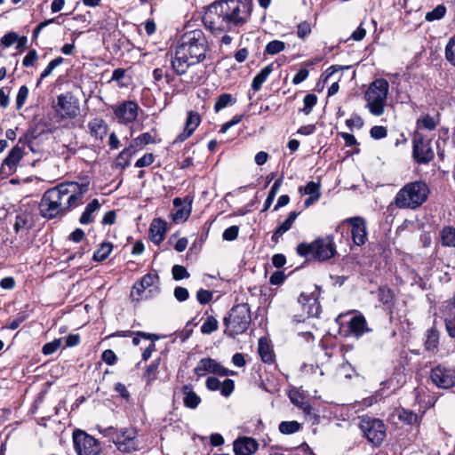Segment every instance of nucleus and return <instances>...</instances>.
<instances>
[{"label":"nucleus","instance_id":"5fc2aeb1","mask_svg":"<svg viewBox=\"0 0 455 455\" xmlns=\"http://www.w3.org/2000/svg\"><path fill=\"white\" fill-rule=\"evenodd\" d=\"M312 31L311 23L307 21H302L298 25L297 36L301 39H305L310 35Z\"/></svg>","mask_w":455,"mask_h":455},{"label":"nucleus","instance_id":"f704fd0d","mask_svg":"<svg viewBox=\"0 0 455 455\" xmlns=\"http://www.w3.org/2000/svg\"><path fill=\"white\" fill-rule=\"evenodd\" d=\"M440 241L443 246L455 247V228L446 226L440 231Z\"/></svg>","mask_w":455,"mask_h":455},{"label":"nucleus","instance_id":"0eeeda50","mask_svg":"<svg viewBox=\"0 0 455 455\" xmlns=\"http://www.w3.org/2000/svg\"><path fill=\"white\" fill-rule=\"evenodd\" d=\"M296 251L301 257L311 256L320 261L331 259L336 254L333 237L330 235L319 237L310 243H300L298 244Z\"/></svg>","mask_w":455,"mask_h":455},{"label":"nucleus","instance_id":"7ed1b4c3","mask_svg":"<svg viewBox=\"0 0 455 455\" xmlns=\"http://www.w3.org/2000/svg\"><path fill=\"white\" fill-rule=\"evenodd\" d=\"M428 193L425 182H410L398 191L392 204L400 209H416L427 201Z\"/></svg>","mask_w":455,"mask_h":455},{"label":"nucleus","instance_id":"49530a36","mask_svg":"<svg viewBox=\"0 0 455 455\" xmlns=\"http://www.w3.org/2000/svg\"><path fill=\"white\" fill-rule=\"evenodd\" d=\"M378 299L383 304H390L394 299L393 291L387 286H380L378 289Z\"/></svg>","mask_w":455,"mask_h":455},{"label":"nucleus","instance_id":"774afa93","mask_svg":"<svg viewBox=\"0 0 455 455\" xmlns=\"http://www.w3.org/2000/svg\"><path fill=\"white\" fill-rule=\"evenodd\" d=\"M173 294L175 299L180 302L187 300L189 297L188 289L181 286L176 287Z\"/></svg>","mask_w":455,"mask_h":455},{"label":"nucleus","instance_id":"5701e85b","mask_svg":"<svg viewBox=\"0 0 455 455\" xmlns=\"http://www.w3.org/2000/svg\"><path fill=\"white\" fill-rule=\"evenodd\" d=\"M424 413L425 411H421L420 413H416L411 410L403 407L395 409V415L397 416L399 420L410 426H419L424 416Z\"/></svg>","mask_w":455,"mask_h":455},{"label":"nucleus","instance_id":"39448f33","mask_svg":"<svg viewBox=\"0 0 455 455\" xmlns=\"http://www.w3.org/2000/svg\"><path fill=\"white\" fill-rule=\"evenodd\" d=\"M251 323V310L247 303L234 306L224 317V333L231 338L245 332Z\"/></svg>","mask_w":455,"mask_h":455},{"label":"nucleus","instance_id":"c9c22d12","mask_svg":"<svg viewBox=\"0 0 455 455\" xmlns=\"http://www.w3.org/2000/svg\"><path fill=\"white\" fill-rule=\"evenodd\" d=\"M136 152L134 149L129 145V147L125 148L117 156L116 160V168H126L130 164L131 157Z\"/></svg>","mask_w":455,"mask_h":455},{"label":"nucleus","instance_id":"79ce46f5","mask_svg":"<svg viewBox=\"0 0 455 455\" xmlns=\"http://www.w3.org/2000/svg\"><path fill=\"white\" fill-rule=\"evenodd\" d=\"M200 122L201 118L199 114L195 111H190L188 112V118L185 124V129L193 134V132L200 124Z\"/></svg>","mask_w":455,"mask_h":455},{"label":"nucleus","instance_id":"c03bdc74","mask_svg":"<svg viewBox=\"0 0 455 455\" xmlns=\"http://www.w3.org/2000/svg\"><path fill=\"white\" fill-rule=\"evenodd\" d=\"M219 323L217 319L212 315H209L201 326V332L204 334H211L217 331Z\"/></svg>","mask_w":455,"mask_h":455},{"label":"nucleus","instance_id":"473e14b6","mask_svg":"<svg viewBox=\"0 0 455 455\" xmlns=\"http://www.w3.org/2000/svg\"><path fill=\"white\" fill-rule=\"evenodd\" d=\"M161 358H156L151 362L147 367L146 371L142 375V379L145 381L147 386H149L157 379L158 368L160 365Z\"/></svg>","mask_w":455,"mask_h":455},{"label":"nucleus","instance_id":"a211bd4d","mask_svg":"<svg viewBox=\"0 0 455 455\" xmlns=\"http://www.w3.org/2000/svg\"><path fill=\"white\" fill-rule=\"evenodd\" d=\"M173 206L176 211L172 214V220L176 223L184 222L191 213L192 200L188 196H186L184 199L175 197L173 199Z\"/></svg>","mask_w":455,"mask_h":455},{"label":"nucleus","instance_id":"4468645a","mask_svg":"<svg viewBox=\"0 0 455 455\" xmlns=\"http://www.w3.org/2000/svg\"><path fill=\"white\" fill-rule=\"evenodd\" d=\"M139 106L136 102L128 100L124 101L115 108L114 114L118 122L122 124H127L136 120L138 116Z\"/></svg>","mask_w":455,"mask_h":455},{"label":"nucleus","instance_id":"4be33fe9","mask_svg":"<svg viewBox=\"0 0 455 455\" xmlns=\"http://www.w3.org/2000/svg\"><path fill=\"white\" fill-rule=\"evenodd\" d=\"M347 326L350 333L355 337L360 338L364 333L371 331V329L367 326V322L363 315H356L351 317L347 323Z\"/></svg>","mask_w":455,"mask_h":455},{"label":"nucleus","instance_id":"f03ea898","mask_svg":"<svg viewBox=\"0 0 455 455\" xmlns=\"http://www.w3.org/2000/svg\"><path fill=\"white\" fill-rule=\"evenodd\" d=\"M89 183H61L44 192L39 204L40 215L48 220L63 216L71 209L83 204Z\"/></svg>","mask_w":455,"mask_h":455},{"label":"nucleus","instance_id":"a19ab883","mask_svg":"<svg viewBox=\"0 0 455 455\" xmlns=\"http://www.w3.org/2000/svg\"><path fill=\"white\" fill-rule=\"evenodd\" d=\"M113 245L111 243H102L100 248L93 253V260L103 261L112 251Z\"/></svg>","mask_w":455,"mask_h":455},{"label":"nucleus","instance_id":"69168bd1","mask_svg":"<svg viewBox=\"0 0 455 455\" xmlns=\"http://www.w3.org/2000/svg\"><path fill=\"white\" fill-rule=\"evenodd\" d=\"M38 58L37 52L36 50H30L27 55L24 57L22 60V64L24 67H32L36 63Z\"/></svg>","mask_w":455,"mask_h":455},{"label":"nucleus","instance_id":"9b49d317","mask_svg":"<svg viewBox=\"0 0 455 455\" xmlns=\"http://www.w3.org/2000/svg\"><path fill=\"white\" fill-rule=\"evenodd\" d=\"M413 157L419 164H427L434 159L435 153L431 148V140L426 139L421 132H415L412 139Z\"/></svg>","mask_w":455,"mask_h":455},{"label":"nucleus","instance_id":"338daca9","mask_svg":"<svg viewBox=\"0 0 455 455\" xmlns=\"http://www.w3.org/2000/svg\"><path fill=\"white\" fill-rule=\"evenodd\" d=\"M27 317L28 315L25 313H19L16 317L10 322L6 328L10 330H16L27 319Z\"/></svg>","mask_w":455,"mask_h":455},{"label":"nucleus","instance_id":"dca6fc26","mask_svg":"<svg viewBox=\"0 0 455 455\" xmlns=\"http://www.w3.org/2000/svg\"><path fill=\"white\" fill-rule=\"evenodd\" d=\"M197 64L193 61L189 55L186 54L178 46L175 49L174 55L172 58V68L176 75L182 76L187 73L188 69Z\"/></svg>","mask_w":455,"mask_h":455},{"label":"nucleus","instance_id":"72a5a7b5","mask_svg":"<svg viewBox=\"0 0 455 455\" xmlns=\"http://www.w3.org/2000/svg\"><path fill=\"white\" fill-rule=\"evenodd\" d=\"M258 351L264 363H272L274 362V353L267 339L260 338L259 339Z\"/></svg>","mask_w":455,"mask_h":455},{"label":"nucleus","instance_id":"f3484780","mask_svg":"<svg viewBox=\"0 0 455 455\" xmlns=\"http://www.w3.org/2000/svg\"><path fill=\"white\" fill-rule=\"evenodd\" d=\"M57 106L63 116L74 118L79 111V105L71 93L60 94L57 98Z\"/></svg>","mask_w":455,"mask_h":455},{"label":"nucleus","instance_id":"c85d7f7f","mask_svg":"<svg viewBox=\"0 0 455 455\" xmlns=\"http://www.w3.org/2000/svg\"><path fill=\"white\" fill-rule=\"evenodd\" d=\"M88 127L90 133L97 140H102L108 132V125L104 120L100 118H94L89 122Z\"/></svg>","mask_w":455,"mask_h":455},{"label":"nucleus","instance_id":"7c9ffc66","mask_svg":"<svg viewBox=\"0 0 455 455\" xmlns=\"http://www.w3.org/2000/svg\"><path fill=\"white\" fill-rule=\"evenodd\" d=\"M100 207V204L98 199H93L89 203L82 215L80 216L79 221L83 225L90 224L93 221V213L96 212Z\"/></svg>","mask_w":455,"mask_h":455},{"label":"nucleus","instance_id":"cd10ccee","mask_svg":"<svg viewBox=\"0 0 455 455\" xmlns=\"http://www.w3.org/2000/svg\"><path fill=\"white\" fill-rule=\"evenodd\" d=\"M439 124V119L435 116H431L428 114L420 116L416 121V132H421L422 131H434Z\"/></svg>","mask_w":455,"mask_h":455},{"label":"nucleus","instance_id":"2eb2a0df","mask_svg":"<svg viewBox=\"0 0 455 455\" xmlns=\"http://www.w3.org/2000/svg\"><path fill=\"white\" fill-rule=\"evenodd\" d=\"M344 222L348 223L352 227L351 235L353 243L357 246L363 245L368 239L365 220L362 217H351L346 219Z\"/></svg>","mask_w":455,"mask_h":455},{"label":"nucleus","instance_id":"9d476101","mask_svg":"<svg viewBox=\"0 0 455 455\" xmlns=\"http://www.w3.org/2000/svg\"><path fill=\"white\" fill-rule=\"evenodd\" d=\"M73 442L77 455H98L100 451L99 441L84 431L76 430Z\"/></svg>","mask_w":455,"mask_h":455},{"label":"nucleus","instance_id":"e433bc0d","mask_svg":"<svg viewBox=\"0 0 455 455\" xmlns=\"http://www.w3.org/2000/svg\"><path fill=\"white\" fill-rule=\"evenodd\" d=\"M425 340V347L428 351H432L437 347L439 343V332L436 328L432 327L427 331Z\"/></svg>","mask_w":455,"mask_h":455},{"label":"nucleus","instance_id":"0e129e2a","mask_svg":"<svg viewBox=\"0 0 455 455\" xmlns=\"http://www.w3.org/2000/svg\"><path fill=\"white\" fill-rule=\"evenodd\" d=\"M101 359L108 365H113L116 363L117 356L113 350L106 349L101 355Z\"/></svg>","mask_w":455,"mask_h":455},{"label":"nucleus","instance_id":"f257e3e1","mask_svg":"<svg viewBox=\"0 0 455 455\" xmlns=\"http://www.w3.org/2000/svg\"><path fill=\"white\" fill-rule=\"evenodd\" d=\"M251 11V0H220L207 8L203 21L213 34L238 33L250 20Z\"/></svg>","mask_w":455,"mask_h":455},{"label":"nucleus","instance_id":"6e6d98bb","mask_svg":"<svg viewBox=\"0 0 455 455\" xmlns=\"http://www.w3.org/2000/svg\"><path fill=\"white\" fill-rule=\"evenodd\" d=\"M235 389V382L233 379H226L223 382H221V387L220 388V394L225 396L228 397Z\"/></svg>","mask_w":455,"mask_h":455},{"label":"nucleus","instance_id":"e2e57ef3","mask_svg":"<svg viewBox=\"0 0 455 455\" xmlns=\"http://www.w3.org/2000/svg\"><path fill=\"white\" fill-rule=\"evenodd\" d=\"M346 124L351 130L354 128L361 129L363 126V120L360 116L354 115L346 121Z\"/></svg>","mask_w":455,"mask_h":455},{"label":"nucleus","instance_id":"8fccbe9b","mask_svg":"<svg viewBox=\"0 0 455 455\" xmlns=\"http://www.w3.org/2000/svg\"><path fill=\"white\" fill-rule=\"evenodd\" d=\"M445 12L446 9L443 5H437L426 14V20L428 21L438 20L445 15Z\"/></svg>","mask_w":455,"mask_h":455},{"label":"nucleus","instance_id":"ddd939ff","mask_svg":"<svg viewBox=\"0 0 455 455\" xmlns=\"http://www.w3.org/2000/svg\"><path fill=\"white\" fill-rule=\"evenodd\" d=\"M194 372L199 378L205 376L207 373H212L221 377L228 375V369L210 357L201 359L194 369Z\"/></svg>","mask_w":455,"mask_h":455},{"label":"nucleus","instance_id":"c756f323","mask_svg":"<svg viewBox=\"0 0 455 455\" xmlns=\"http://www.w3.org/2000/svg\"><path fill=\"white\" fill-rule=\"evenodd\" d=\"M298 215V212H291L288 218L283 222H282L275 230L272 235V241L277 243L279 237L282 236L285 232H287L291 228Z\"/></svg>","mask_w":455,"mask_h":455},{"label":"nucleus","instance_id":"37998d69","mask_svg":"<svg viewBox=\"0 0 455 455\" xmlns=\"http://www.w3.org/2000/svg\"><path fill=\"white\" fill-rule=\"evenodd\" d=\"M445 60L453 67H455V35L447 42L444 50Z\"/></svg>","mask_w":455,"mask_h":455},{"label":"nucleus","instance_id":"09e8293b","mask_svg":"<svg viewBox=\"0 0 455 455\" xmlns=\"http://www.w3.org/2000/svg\"><path fill=\"white\" fill-rule=\"evenodd\" d=\"M63 60H64L62 57H57L54 60H51L48 66L41 73L40 80L38 83H40L43 79L49 76L56 67L63 63Z\"/></svg>","mask_w":455,"mask_h":455},{"label":"nucleus","instance_id":"b1692460","mask_svg":"<svg viewBox=\"0 0 455 455\" xmlns=\"http://www.w3.org/2000/svg\"><path fill=\"white\" fill-rule=\"evenodd\" d=\"M166 222L161 219H154L150 224L149 235L154 243L159 244L165 237Z\"/></svg>","mask_w":455,"mask_h":455},{"label":"nucleus","instance_id":"423d86ee","mask_svg":"<svg viewBox=\"0 0 455 455\" xmlns=\"http://www.w3.org/2000/svg\"><path fill=\"white\" fill-rule=\"evenodd\" d=\"M178 47L189 55L192 60L196 63L204 60L209 48L206 36L201 29L186 32L182 36Z\"/></svg>","mask_w":455,"mask_h":455},{"label":"nucleus","instance_id":"58836bf2","mask_svg":"<svg viewBox=\"0 0 455 455\" xmlns=\"http://www.w3.org/2000/svg\"><path fill=\"white\" fill-rule=\"evenodd\" d=\"M301 428V424L296 420L282 421L278 426V430L283 435H291L297 433Z\"/></svg>","mask_w":455,"mask_h":455},{"label":"nucleus","instance_id":"a878e982","mask_svg":"<svg viewBox=\"0 0 455 455\" xmlns=\"http://www.w3.org/2000/svg\"><path fill=\"white\" fill-rule=\"evenodd\" d=\"M156 130L152 129L149 132H144L138 137L134 138L131 143L130 146L134 149L135 152L138 150L142 149L145 146L148 144H155L156 143Z\"/></svg>","mask_w":455,"mask_h":455},{"label":"nucleus","instance_id":"6ab92c4d","mask_svg":"<svg viewBox=\"0 0 455 455\" xmlns=\"http://www.w3.org/2000/svg\"><path fill=\"white\" fill-rule=\"evenodd\" d=\"M259 449L258 442L249 436H242L233 443V450L235 455H251Z\"/></svg>","mask_w":455,"mask_h":455},{"label":"nucleus","instance_id":"f8f14e48","mask_svg":"<svg viewBox=\"0 0 455 455\" xmlns=\"http://www.w3.org/2000/svg\"><path fill=\"white\" fill-rule=\"evenodd\" d=\"M430 378L440 388H450L455 385V370L438 365L431 370Z\"/></svg>","mask_w":455,"mask_h":455},{"label":"nucleus","instance_id":"bf43d9fd","mask_svg":"<svg viewBox=\"0 0 455 455\" xmlns=\"http://www.w3.org/2000/svg\"><path fill=\"white\" fill-rule=\"evenodd\" d=\"M18 39L19 36L15 32H9L1 38L0 43L2 46L7 48L16 43Z\"/></svg>","mask_w":455,"mask_h":455},{"label":"nucleus","instance_id":"aec40b11","mask_svg":"<svg viewBox=\"0 0 455 455\" xmlns=\"http://www.w3.org/2000/svg\"><path fill=\"white\" fill-rule=\"evenodd\" d=\"M159 282V276L157 273H148L141 277V279L138 282H136L132 287V296L134 297L135 294L137 297L135 298L136 300H139L141 299L142 294L144 291L155 285Z\"/></svg>","mask_w":455,"mask_h":455},{"label":"nucleus","instance_id":"4d7b16f0","mask_svg":"<svg viewBox=\"0 0 455 455\" xmlns=\"http://www.w3.org/2000/svg\"><path fill=\"white\" fill-rule=\"evenodd\" d=\"M173 279L181 280L189 277V273L181 265H174L172 269Z\"/></svg>","mask_w":455,"mask_h":455},{"label":"nucleus","instance_id":"bb28decb","mask_svg":"<svg viewBox=\"0 0 455 455\" xmlns=\"http://www.w3.org/2000/svg\"><path fill=\"white\" fill-rule=\"evenodd\" d=\"M32 226L33 219L30 212L24 211L16 215L13 228L17 235L24 231H28Z\"/></svg>","mask_w":455,"mask_h":455},{"label":"nucleus","instance_id":"052dcab7","mask_svg":"<svg viewBox=\"0 0 455 455\" xmlns=\"http://www.w3.org/2000/svg\"><path fill=\"white\" fill-rule=\"evenodd\" d=\"M196 299L202 305L208 304L212 299V292L208 290L200 289L196 292Z\"/></svg>","mask_w":455,"mask_h":455},{"label":"nucleus","instance_id":"393cba45","mask_svg":"<svg viewBox=\"0 0 455 455\" xmlns=\"http://www.w3.org/2000/svg\"><path fill=\"white\" fill-rule=\"evenodd\" d=\"M181 392L183 394L184 406L192 410L196 409L201 403V398L193 390V386L190 384L184 385L181 387Z\"/></svg>","mask_w":455,"mask_h":455},{"label":"nucleus","instance_id":"864d4df0","mask_svg":"<svg viewBox=\"0 0 455 455\" xmlns=\"http://www.w3.org/2000/svg\"><path fill=\"white\" fill-rule=\"evenodd\" d=\"M299 407L302 409L305 415L307 416L310 420H313V424L319 422V416L315 412V410L311 405H309L307 403L301 402Z\"/></svg>","mask_w":455,"mask_h":455},{"label":"nucleus","instance_id":"603ef678","mask_svg":"<svg viewBox=\"0 0 455 455\" xmlns=\"http://www.w3.org/2000/svg\"><path fill=\"white\" fill-rule=\"evenodd\" d=\"M61 340L60 339H56L52 340V342H48L44 345L42 348V352L44 355H49L55 353L60 347Z\"/></svg>","mask_w":455,"mask_h":455},{"label":"nucleus","instance_id":"3c124183","mask_svg":"<svg viewBox=\"0 0 455 455\" xmlns=\"http://www.w3.org/2000/svg\"><path fill=\"white\" fill-rule=\"evenodd\" d=\"M28 88L26 85H22L20 87L17 96H16V107L18 109H20L28 96Z\"/></svg>","mask_w":455,"mask_h":455},{"label":"nucleus","instance_id":"20e7f679","mask_svg":"<svg viewBox=\"0 0 455 455\" xmlns=\"http://www.w3.org/2000/svg\"><path fill=\"white\" fill-rule=\"evenodd\" d=\"M388 91V82L384 78L375 79L369 85L364 93L365 107L372 116H380L384 114Z\"/></svg>","mask_w":455,"mask_h":455},{"label":"nucleus","instance_id":"680f3d73","mask_svg":"<svg viewBox=\"0 0 455 455\" xmlns=\"http://www.w3.org/2000/svg\"><path fill=\"white\" fill-rule=\"evenodd\" d=\"M370 134H371V138H373L375 140H380V139L387 137V131L386 127H384V126L375 125V126L371 127V129L370 131Z\"/></svg>","mask_w":455,"mask_h":455},{"label":"nucleus","instance_id":"6e6552de","mask_svg":"<svg viewBox=\"0 0 455 455\" xmlns=\"http://www.w3.org/2000/svg\"><path fill=\"white\" fill-rule=\"evenodd\" d=\"M359 427L363 436L374 447H379L386 437V427L379 419L363 417Z\"/></svg>","mask_w":455,"mask_h":455},{"label":"nucleus","instance_id":"ea45409f","mask_svg":"<svg viewBox=\"0 0 455 455\" xmlns=\"http://www.w3.org/2000/svg\"><path fill=\"white\" fill-rule=\"evenodd\" d=\"M283 180V177L281 176L280 178L276 179L275 181L274 182V184L272 185V187L268 192L267 197L265 200L264 208L262 210L263 212L267 211L272 204V203L276 196V193L278 192L279 188L282 185Z\"/></svg>","mask_w":455,"mask_h":455},{"label":"nucleus","instance_id":"13d9d810","mask_svg":"<svg viewBox=\"0 0 455 455\" xmlns=\"http://www.w3.org/2000/svg\"><path fill=\"white\" fill-rule=\"evenodd\" d=\"M239 234V227L236 225L231 226L224 230L222 238L226 241H234L237 238Z\"/></svg>","mask_w":455,"mask_h":455},{"label":"nucleus","instance_id":"de8ad7c7","mask_svg":"<svg viewBox=\"0 0 455 455\" xmlns=\"http://www.w3.org/2000/svg\"><path fill=\"white\" fill-rule=\"evenodd\" d=\"M317 102V97L314 93H308L307 94L303 99L304 108L301 109V111L305 115H309L312 112L313 108Z\"/></svg>","mask_w":455,"mask_h":455},{"label":"nucleus","instance_id":"a18cd8bd","mask_svg":"<svg viewBox=\"0 0 455 455\" xmlns=\"http://www.w3.org/2000/svg\"><path fill=\"white\" fill-rule=\"evenodd\" d=\"M285 49V43L280 40H273L270 41L265 48V52L267 54L275 55Z\"/></svg>","mask_w":455,"mask_h":455},{"label":"nucleus","instance_id":"1a4fd4ad","mask_svg":"<svg viewBox=\"0 0 455 455\" xmlns=\"http://www.w3.org/2000/svg\"><path fill=\"white\" fill-rule=\"evenodd\" d=\"M138 433L134 428L124 427L116 430L113 435V443L116 449L126 454H132L140 450V443L137 439Z\"/></svg>","mask_w":455,"mask_h":455},{"label":"nucleus","instance_id":"412c9836","mask_svg":"<svg viewBox=\"0 0 455 455\" xmlns=\"http://www.w3.org/2000/svg\"><path fill=\"white\" fill-rule=\"evenodd\" d=\"M28 141L27 136L20 137L18 144L12 148L6 158L4 160V164H6L10 169L13 168L18 162L21 159L25 145Z\"/></svg>","mask_w":455,"mask_h":455},{"label":"nucleus","instance_id":"2f4dec72","mask_svg":"<svg viewBox=\"0 0 455 455\" xmlns=\"http://www.w3.org/2000/svg\"><path fill=\"white\" fill-rule=\"evenodd\" d=\"M274 71V64L271 63L263 68L259 74H257L251 83V88L255 92L261 89L262 84L267 81L269 75Z\"/></svg>","mask_w":455,"mask_h":455},{"label":"nucleus","instance_id":"4c0bfd02","mask_svg":"<svg viewBox=\"0 0 455 455\" xmlns=\"http://www.w3.org/2000/svg\"><path fill=\"white\" fill-rule=\"evenodd\" d=\"M236 100L230 93L220 94L214 104L215 112H220L223 108L232 106L235 103Z\"/></svg>","mask_w":455,"mask_h":455}]
</instances>
